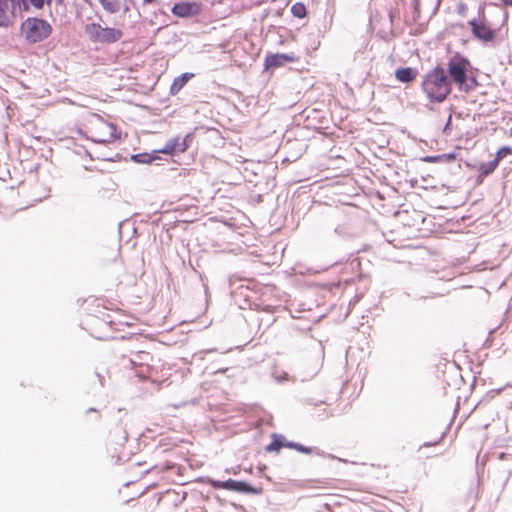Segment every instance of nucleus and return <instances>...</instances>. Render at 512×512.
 <instances>
[{
	"instance_id": "obj_1",
	"label": "nucleus",
	"mask_w": 512,
	"mask_h": 512,
	"mask_svg": "<svg viewBox=\"0 0 512 512\" xmlns=\"http://www.w3.org/2000/svg\"><path fill=\"white\" fill-rule=\"evenodd\" d=\"M421 88L430 102H444L452 91L445 68L437 65L427 72L423 77Z\"/></svg>"
},
{
	"instance_id": "obj_2",
	"label": "nucleus",
	"mask_w": 512,
	"mask_h": 512,
	"mask_svg": "<svg viewBox=\"0 0 512 512\" xmlns=\"http://www.w3.org/2000/svg\"><path fill=\"white\" fill-rule=\"evenodd\" d=\"M471 67L469 59L460 53L451 56L447 63L446 73L450 84L455 83L462 92H469L467 86L468 69Z\"/></svg>"
},
{
	"instance_id": "obj_3",
	"label": "nucleus",
	"mask_w": 512,
	"mask_h": 512,
	"mask_svg": "<svg viewBox=\"0 0 512 512\" xmlns=\"http://www.w3.org/2000/svg\"><path fill=\"white\" fill-rule=\"evenodd\" d=\"M21 34L29 44H37L45 41L52 34L51 24L38 17H28L20 26Z\"/></svg>"
},
{
	"instance_id": "obj_4",
	"label": "nucleus",
	"mask_w": 512,
	"mask_h": 512,
	"mask_svg": "<svg viewBox=\"0 0 512 512\" xmlns=\"http://www.w3.org/2000/svg\"><path fill=\"white\" fill-rule=\"evenodd\" d=\"M84 32L92 43L114 44L123 37L122 30L95 22L86 24Z\"/></svg>"
},
{
	"instance_id": "obj_5",
	"label": "nucleus",
	"mask_w": 512,
	"mask_h": 512,
	"mask_svg": "<svg viewBox=\"0 0 512 512\" xmlns=\"http://www.w3.org/2000/svg\"><path fill=\"white\" fill-rule=\"evenodd\" d=\"M209 484L214 489H225L240 494L259 495L262 493V487H256L242 480L227 479L225 481L210 479Z\"/></svg>"
},
{
	"instance_id": "obj_6",
	"label": "nucleus",
	"mask_w": 512,
	"mask_h": 512,
	"mask_svg": "<svg viewBox=\"0 0 512 512\" xmlns=\"http://www.w3.org/2000/svg\"><path fill=\"white\" fill-rule=\"evenodd\" d=\"M473 37L483 43H489L496 38V30L490 28L486 19L473 18L468 22Z\"/></svg>"
},
{
	"instance_id": "obj_7",
	"label": "nucleus",
	"mask_w": 512,
	"mask_h": 512,
	"mask_svg": "<svg viewBox=\"0 0 512 512\" xmlns=\"http://www.w3.org/2000/svg\"><path fill=\"white\" fill-rule=\"evenodd\" d=\"M298 57L294 53H274L265 57L264 69L266 71L284 66L286 63L295 62Z\"/></svg>"
},
{
	"instance_id": "obj_8",
	"label": "nucleus",
	"mask_w": 512,
	"mask_h": 512,
	"mask_svg": "<svg viewBox=\"0 0 512 512\" xmlns=\"http://www.w3.org/2000/svg\"><path fill=\"white\" fill-rule=\"evenodd\" d=\"M171 12L179 18L196 16L200 12V5L196 2L180 1L173 5Z\"/></svg>"
},
{
	"instance_id": "obj_9",
	"label": "nucleus",
	"mask_w": 512,
	"mask_h": 512,
	"mask_svg": "<svg viewBox=\"0 0 512 512\" xmlns=\"http://www.w3.org/2000/svg\"><path fill=\"white\" fill-rule=\"evenodd\" d=\"M272 441L269 443L265 450L267 452H279L282 448H289L291 441L287 440L282 434L273 433Z\"/></svg>"
},
{
	"instance_id": "obj_10",
	"label": "nucleus",
	"mask_w": 512,
	"mask_h": 512,
	"mask_svg": "<svg viewBox=\"0 0 512 512\" xmlns=\"http://www.w3.org/2000/svg\"><path fill=\"white\" fill-rule=\"evenodd\" d=\"M418 71L413 67H401L395 71V77L399 82L410 83L415 80Z\"/></svg>"
},
{
	"instance_id": "obj_11",
	"label": "nucleus",
	"mask_w": 512,
	"mask_h": 512,
	"mask_svg": "<svg viewBox=\"0 0 512 512\" xmlns=\"http://www.w3.org/2000/svg\"><path fill=\"white\" fill-rule=\"evenodd\" d=\"M333 237H339L344 240H349L353 237V233L347 223H341L335 226L334 230L327 235L329 240H332Z\"/></svg>"
},
{
	"instance_id": "obj_12",
	"label": "nucleus",
	"mask_w": 512,
	"mask_h": 512,
	"mask_svg": "<svg viewBox=\"0 0 512 512\" xmlns=\"http://www.w3.org/2000/svg\"><path fill=\"white\" fill-rule=\"evenodd\" d=\"M194 77L193 73L185 72L181 75L177 76L171 86H170V94L176 95L179 91L186 85V83Z\"/></svg>"
},
{
	"instance_id": "obj_13",
	"label": "nucleus",
	"mask_w": 512,
	"mask_h": 512,
	"mask_svg": "<svg viewBox=\"0 0 512 512\" xmlns=\"http://www.w3.org/2000/svg\"><path fill=\"white\" fill-rule=\"evenodd\" d=\"M159 158L157 151L153 150L151 153L143 152L132 154L129 160L138 164H150Z\"/></svg>"
},
{
	"instance_id": "obj_14",
	"label": "nucleus",
	"mask_w": 512,
	"mask_h": 512,
	"mask_svg": "<svg viewBox=\"0 0 512 512\" xmlns=\"http://www.w3.org/2000/svg\"><path fill=\"white\" fill-rule=\"evenodd\" d=\"M157 153H163L174 156L180 154L179 136L170 138L164 145L163 148L156 150Z\"/></svg>"
},
{
	"instance_id": "obj_15",
	"label": "nucleus",
	"mask_w": 512,
	"mask_h": 512,
	"mask_svg": "<svg viewBox=\"0 0 512 512\" xmlns=\"http://www.w3.org/2000/svg\"><path fill=\"white\" fill-rule=\"evenodd\" d=\"M9 6L10 0H0V28H7L12 24Z\"/></svg>"
},
{
	"instance_id": "obj_16",
	"label": "nucleus",
	"mask_w": 512,
	"mask_h": 512,
	"mask_svg": "<svg viewBox=\"0 0 512 512\" xmlns=\"http://www.w3.org/2000/svg\"><path fill=\"white\" fill-rule=\"evenodd\" d=\"M456 160L455 153H445L439 155H428L422 158L423 162L426 163H450Z\"/></svg>"
},
{
	"instance_id": "obj_17",
	"label": "nucleus",
	"mask_w": 512,
	"mask_h": 512,
	"mask_svg": "<svg viewBox=\"0 0 512 512\" xmlns=\"http://www.w3.org/2000/svg\"><path fill=\"white\" fill-rule=\"evenodd\" d=\"M98 2L108 14H116L121 10L120 0H98Z\"/></svg>"
},
{
	"instance_id": "obj_18",
	"label": "nucleus",
	"mask_w": 512,
	"mask_h": 512,
	"mask_svg": "<svg viewBox=\"0 0 512 512\" xmlns=\"http://www.w3.org/2000/svg\"><path fill=\"white\" fill-rule=\"evenodd\" d=\"M151 358L152 357L149 352L138 351L129 359V361L133 366H142L144 364H148Z\"/></svg>"
},
{
	"instance_id": "obj_19",
	"label": "nucleus",
	"mask_w": 512,
	"mask_h": 512,
	"mask_svg": "<svg viewBox=\"0 0 512 512\" xmlns=\"http://www.w3.org/2000/svg\"><path fill=\"white\" fill-rule=\"evenodd\" d=\"M11 6V15L13 16L18 9L20 12H28L30 10V7L32 4L30 3V0H13L10 2Z\"/></svg>"
},
{
	"instance_id": "obj_20",
	"label": "nucleus",
	"mask_w": 512,
	"mask_h": 512,
	"mask_svg": "<svg viewBox=\"0 0 512 512\" xmlns=\"http://www.w3.org/2000/svg\"><path fill=\"white\" fill-rule=\"evenodd\" d=\"M498 165H499V162H497L496 159H493L492 161H489V162L481 163L479 166L480 176H484V177L489 176L496 170Z\"/></svg>"
},
{
	"instance_id": "obj_21",
	"label": "nucleus",
	"mask_w": 512,
	"mask_h": 512,
	"mask_svg": "<svg viewBox=\"0 0 512 512\" xmlns=\"http://www.w3.org/2000/svg\"><path fill=\"white\" fill-rule=\"evenodd\" d=\"M291 13L294 17L303 19L307 15V8L302 2H296L291 7Z\"/></svg>"
},
{
	"instance_id": "obj_22",
	"label": "nucleus",
	"mask_w": 512,
	"mask_h": 512,
	"mask_svg": "<svg viewBox=\"0 0 512 512\" xmlns=\"http://www.w3.org/2000/svg\"><path fill=\"white\" fill-rule=\"evenodd\" d=\"M195 139V133L194 132H189L187 133L183 139H180L179 138V146H180V152H185L186 150L189 149V147L191 146L192 142L194 141Z\"/></svg>"
},
{
	"instance_id": "obj_23",
	"label": "nucleus",
	"mask_w": 512,
	"mask_h": 512,
	"mask_svg": "<svg viewBox=\"0 0 512 512\" xmlns=\"http://www.w3.org/2000/svg\"><path fill=\"white\" fill-rule=\"evenodd\" d=\"M289 449H294L300 453H303V454H311L312 451H313V448L312 447H308V446H305L301 443H298V442H294V441H291L290 444H289Z\"/></svg>"
},
{
	"instance_id": "obj_24",
	"label": "nucleus",
	"mask_w": 512,
	"mask_h": 512,
	"mask_svg": "<svg viewBox=\"0 0 512 512\" xmlns=\"http://www.w3.org/2000/svg\"><path fill=\"white\" fill-rule=\"evenodd\" d=\"M508 155H512V147L511 146H502L497 150L494 159H496L497 162H500L502 159H504Z\"/></svg>"
},
{
	"instance_id": "obj_25",
	"label": "nucleus",
	"mask_w": 512,
	"mask_h": 512,
	"mask_svg": "<svg viewBox=\"0 0 512 512\" xmlns=\"http://www.w3.org/2000/svg\"><path fill=\"white\" fill-rule=\"evenodd\" d=\"M52 1L53 0H30V3L35 9L41 10L44 8L45 5L51 6Z\"/></svg>"
},
{
	"instance_id": "obj_26",
	"label": "nucleus",
	"mask_w": 512,
	"mask_h": 512,
	"mask_svg": "<svg viewBox=\"0 0 512 512\" xmlns=\"http://www.w3.org/2000/svg\"><path fill=\"white\" fill-rule=\"evenodd\" d=\"M412 8H413V18L417 21L420 18L421 10H420V0H411Z\"/></svg>"
},
{
	"instance_id": "obj_27",
	"label": "nucleus",
	"mask_w": 512,
	"mask_h": 512,
	"mask_svg": "<svg viewBox=\"0 0 512 512\" xmlns=\"http://www.w3.org/2000/svg\"><path fill=\"white\" fill-rule=\"evenodd\" d=\"M97 158L102 159L104 161L115 162L121 159V155L119 153H115L114 155L109 156H97Z\"/></svg>"
},
{
	"instance_id": "obj_28",
	"label": "nucleus",
	"mask_w": 512,
	"mask_h": 512,
	"mask_svg": "<svg viewBox=\"0 0 512 512\" xmlns=\"http://www.w3.org/2000/svg\"><path fill=\"white\" fill-rule=\"evenodd\" d=\"M478 85L477 80L475 77H469L467 75V86L469 87V92L475 89V87Z\"/></svg>"
},
{
	"instance_id": "obj_29",
	"label": "nucleus",
	"mask_w": 512,
	"mask_h": 512,
	"mask_svg": "<svg viewBox=\"0 0 512 512\" xmlns=\"http://www.w3.org/2000/svg\"><path fill=\"white\" fill-rule=\"evenodd\" d=\"M467 11V5L465 3H459L456 7V12L461 15L465 16Z\"/></svg>"
},
{
	"instance_id": "obj_30",
	"label": "nucleus",
	"mask_w": 512,
	"mask_h": 512,
	"mask_svg": "<svg viewBox=\"0 0 512 512\" xmlns=\"http://www.w3.org/2000/svg\"><path fill=\"white\" fill-rule=\"evenodd\" d=\"M249 291H250V290H249V288H248V287L244 288V287H242V286H241V287L239 288V292H237V293H238L240 296H243V297H244V299H245V301H248V300H249V298H250V295H249V293H248Z\"/></svg>"
},
{
	"instance_id": "obj_31",
	"label": "nucleus",
	"mask_w": 512,
	"mask_h": 512,
	"mask_svg": "<svg viewBox=\"0 0 512 512\" xmlns=\"http://www.w3.org/2000/svg\"><path fill=\"white\" fill-rule=\"evenodd\" d=\"M444 436H445V433H442V435L440 436V438H439L438 440L433 441V442H425V443L423 444V447H431V446L438 445V444L442 441V439L444 438Z\"/></svg>"
},
{
	"instance_id": "obj_32",
	"label": "nucleus",
	"mask_w": 512,
	"mask_h": 512,
	"mask_svg": "<svg viewBox=\"0 0 512 512\" xmlns=\"http://www.w3.org/2000/svg\"><path fill=\"white\" fill-rule=\"evenodd\" d=\"M110 129H111V133H110L111 138H113V139L120 138V135L117 134V128L114 124L110 125Z\"/></svg>"
},
{
	"instance_id": "obj_33",
	"label": "nucleus",
	"mask_w": 512,
	"mask_h": 512,
	"mask_svg": "<svg viewBox=\"0 0 512 512\" xmlns=\"http://www.w3.org/2000/svg\"><path fill=\"white\" fill-rule=\"evenodd\" d=\"M484 12H485L484 6H479V8H478L479 18L486 19Z\"/></svg>"
},
{
	"instance_id": "obj_34",
	"label": "nucleus",
	"mask_w": 512,
	"mask_h": 512,
	"mask_svg": "<svg viewBox=\"0 0 512 512\" xmlns=\"http://www.w3.org/2000/svg\"><path fill=\"white\" fill-rule=\"evenodd\" d=\"M95 375L97 376L98 380H99V383H100V386H104V377L102 375H100L98 372L95 373Z\"/></svg>"
},
{
	"instance_id": "obj_35",
	"label": "nucleus",
	"mask_w": 512,
	"mask_h": 512,
	"mask_svg": "<svg viewBox=\"0 0 512 512\" xmlns=\"http://www.w3.org/2000/svg\"><path fill=\"white\" fill-rule=\"evenodd\" d=\"M451 115L448 117V120H447V123L445 125V128H444V132H446V130L449 128V126L451 125Z\"/></svg>"
},
{
	"instance_id": "obj_36",
	"label": "nucleus",
	"mask_w": 512,
	"mask_h": 512,
	"mask_svg": "<svg viewBox=\"0 0 512 512\" xmlns=\"http://www.w3.org/2000/svg\"><path fill=\"white\" fill-rule=\"evenodd\" d=\"M502 3L505 5V6H510L512 7V0H501Z\"/></svg>"
},
{
	"instance_id": "obj_37",
	"label": "nucleus",
	"mask_w": 512,
	"mask_h": 512,
	"mask_svg": "<svg viewBox=\"0 0 512 512\" xmlns=\"http://www.w3.org/2000/svg\"><path fill=\"white\" fill-rule=\"evenodd\" d=\"M144 4H155L157 3V0H143Z\"/></svg>"
},
{
	"instance_id": "obj_38",
	"label": "nucleus",
	"mask_w": 512,
	"mask_h": 512,
	"mask_svg": "<svg viewBox=\"0 0 512 512\" xmlns=\"http://www.w3.org/2000/svg\"><path fill=\"white\" fill-rule=\"evenodd\" d=\"M56 6H61L64 4V0H55Z\"/></svg>"
},
{
	"instance_id": "obj_39",
	"label": "nucleus",
	"mask_w": 512,
	"mask_h": 512,
	"mask_svg": "<svg viewBox=\"0 0 512 512\" xmlns=\"http://www.w3.org/2000/svg\"><path fill=\"white\" fill-rule=\"evenodd\" d=\"M130 10L128 4H125L123 7V13H127Z\"/></svg>"
},
{
	"instance_id": "obj_40",
	"label": "nucleus",
	"mask_w": 512,
	"mask_h": 512,
	"mask_svg": "<svg viewBox=\"0 0 512 512\" xmlns=\"http://www.w3.org/2000/svg\"><path fill=\"white\" fill-rule=\"evenodd\" d=\"M96 411H97V410H96L95 408L91 407V408H89V409L87 410V413H90V412H96Z\"/></svg>"
},
{
	"instance_id": "obj_41",
	"label": "nucleus",
	"mask_w": 512,
	"mask_h": 512,
	"mask_svg": "<svg viewBox=\"0 0 512 512\" xmlns=\"http://www.w3.org/2000/svg\"><path fill=\"white\" fill-rule=\"evenodd\" d=\"M502 390H503V388L497 389V390H495V393L499 394Z\"/></svg>"
},
{
	"instance_id": "obj_42",
	"label": "nucleus",
	"mask_w": 512,
	"mask_h": 512,
	"mask_svg": "<svg viewBox=\"0 0 512 512\" xmlns=\"http://www.w3.org/2000/svg\"><path fill=\"white\" fill-rule=\"evenodd\" d=\"M86 4L91 5V0H83Z\"/></svg>"
},
{
	"instance_id": "obj_43",
	"label": "nucleus",
	"mask_w": 512,
	"mask_h": 512,
	"mask_svg": "<svg viewBox=\"0 0 512 512\" xmlns=\"http://www.w3.org/2000/svg\"><path fill=\"white\" fill-rule=\"evenodd\" d=\"M100 156H109L108 153L101 154Z\"/></svg>"
},
{
	"instance_id": "obj_44",
	"label": "nucleus",
	"mask_w": 512,
	"mask_h": 512,
	"mask_svg": "<svg viewBox=\"0 0 512 512\" xmlns=\"http://www.w3.org/2000/svg\"><path fill=\"white\" fill-rule=\"evenodd\" d=\"M130 2H132V0H129Z\"/></svg>"
}]
</instances>
